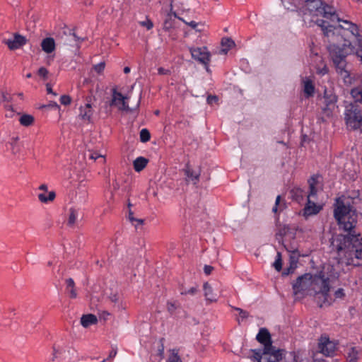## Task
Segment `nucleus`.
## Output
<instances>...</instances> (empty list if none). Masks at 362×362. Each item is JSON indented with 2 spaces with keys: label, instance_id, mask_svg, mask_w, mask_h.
<instances>
[{
  "label": "nucleus",
  "instance_id": "obj_1",
  "mask_svg": "<svg viewBox=\"0 0 362 362\" xmlns=\"http://www.w3.org/2000/svg\"><path fill=\"white\" fill-rule=\"evenodd\" d=\"M358 198L341 197L336 199L334 218L340 228L349 232V235H339L333 242L340 262L346 265L358 266L362 259V243L351 232L356 227L359 214L356 211Z\"/></svg>",
  "mask_w": 362,
  "mask_h": 362
},
{
  "label": "nucleus",
  "instance_id": "obj_2",
  "mask_svg": "<svg viewBox=\"0 0 362 362\" xmlns=\"http://www.w3.org/2000/svg\"><path fill=\"white\" fill-rule=\"evenodd\" d=\"M346 28H341L340 32L329 37V51L337 72L344 79L350 78L346 69V58L348 55L356 54L362 62V30L350 21H344Z\"/></svg>",
  "mask_w": 362,
  "mask_h": 362
},
{
  "label": "nucleus",
  "instance_id": "obj_3",
  "mask_svg": "<svg viewBox=\"0 0 362 362\" xmlns=\"http://www.w3.org/2000/svg\"><path fill=\"white\" fill-rule=\"evenodd\" d=\"M304 7V14L310 16L311 21L322 28L327 37L335 35L340 32L341 28H344L341 25H335V23L341 22V20L338 17L333 7L323 4L320 0H307ZM344 21H342L343 23Z\"/></svg>",
  "mask_w": 362,
  "mask_h": 362
},
{
  "label": "nucleus",
  "instance_id": "obj_4",
  "mask_svg": "<svg viewBox=\"0 0 362 362\" xmlns=\"http://www.w3.org/2000/svg\"><path fill=\"white\" fill-rule=\"evenodd\" d=\"M257 340L264 346L262 350H253L254 358L257 362H279L282 351L272 344L271 335L266 328H261L256 336Z\"/></svg>",
  "mask_w": 362,
  "mask_h": 362
},
{
  "label": "nucleus",
  "instance_id": "obj_5",
  "mask_svg": "<svg viewBox=\"0 0 362 362\" xmlns=\"http://www.w3.org/2000/svg\"><path fill=\"white\" fill-rule=\"evenodd\" d=\"M329 285V278H325L324 275H313L312 280V295L315 296V299L320 307L329 305L332 303L333 299L330 296Z\"/></svg>",
  "mask_w": 362,
  "mask_h": 362
},
{
  "label": "nucleus",
  "instance_id": "obj_6",
  "mask_svg": "<svg viewBox=\"0 0 362 362\" xmlns=\"http://www.w3.org/2000/svg\"><path fill=\"white\" fill-rule=\"evenodd\" d=\"M134 86L131 87V90L126 94L123 95L121 92L118 91L116 88L112 89V98L110 103V106L115 107L119 111L122 112H133L137 110L139 107L141 95H139V100L137 102L135 108H131L129 106V100L131 98V91Z\"/></svg>",
  "mask_w": 362,
  "mask_h": 362
},
{
  "label": "nucleus",
  "instance_id": "obj_7",
  "mask_svg": "<svg viewBox=\"0 0 362 362\" xmlns=\"http://www.w3.org/2000/svg\"><path fill=\"white\" fill-rule=\"evenodd\" d=\"M318 176H313L309 180L310 192L308 194V203L304 208V216L315 215L320 211L322 206L317 205L311 199L315 197L317 192V185L319 184Z\"/></svg>",
  "mask_w": 362,
  "mask_h": 362
},
{
  "label": "nucleus",
  "instance_id": "obj_8",
  "mask_svg": "<svg viewBox=\"0 0 362 362\" xmlns=\"http://www.w3.org/2000/svg\"><path fill=\"white\" fill-rule=\"evenodd\" d=\"M312 280L313 275L310 274L298 277L293 285L294 295H312Z\"/></svg>",
  "mask_w": 362,
  "mask_h": 362
},
{
  "label": "nucleus",
  "instance_id": "obj_9",
  "mask_svg": "<svg viewBox=\"0 0 362 362\" xmlns=\"http://www.w3.org/2000/svg\"><path fill=\"white\" fill-rule=\"evenodd\" d=\"M347 128L362 132V112L357 109H349L345 112Z\"/></svg>",
  "mask_w": 362,
  "mask_h": 362
},
{
  "label": "nucleus",
  "instance_id": "obj_10",
  "mask_svg": "<svg viewBox=\"0 0 362 362\" xmlns=\"http://www.w3.org/2000/svg\"><path fill=\"white\" fill-rule=\"evenodd\" d=\"M78 117L83 122L91 123L94 115V110L91 103V98H87L84 105H81L78 108Z\"/></svg>",
  "mask_w": 362,
  "mask_h": 362
},
{
  "label": "nucleus",
  "instance_id": "obj_11",
  "mask_svg": "<svg viewBox=\"0 0 362 362\" xmlns=\"http://www.w3.org/2000/svg\"><path fill=\"white\" fill-rule=\"evenodd\" d=\"M318 348L320 352L326 356H332L337 349V344L327 337H321L319 339Z\"/></svg>",
  "mask_w": 362,
  "mask_h": 362
},
{
  "label": "nucleus",
  "instance_id": "obj_12",
  "mask_svg": "<svg viewBox=\"0 0 362 362\" xmlns=\"http://www.w3.org/2000/svg\"><path fill=\"white\" fill-rule=\"evenodd\" d=\"M190 52L192 58L195 60L204 64L209 63L210 54L206 47L191 48Z\"/></svg>",
  "mask_w": 362,
  "mask_h": 362
},
{
  "label": "nucleus",
  "instance_id": "obj_13",
  "mask_svg": "<svg viewBox=\"0 0 362 362\" xmlns=\"http://www.w3.org/2000/svg\"><path fill=\"white\" fill-rule=\"evenodd\" d=\"M3 42L10 49L14 50L24 45L26 42V39L21 35L16 34L11 38L4 39Z\"/></svg>",
  "mask_w": 362,
  "mask_h": 362
},
{
  "label": "nucleus",
  "instance_id": "obj_14",
  "mask_svg": "<svg viewBox=\"0 0 362 362\" xmlns=\"http://www.w3.org/2000/svg\"><path fill=\"white\" fill-rule=\"evenodd\" d=\"M184 170L187 181L196 183L199 180L200 175L199 169H193L190 165H187Z\"/></svg>",
  "mask_w": 362,
  "mask_h": 362
},
{
  "label": "nucleus",
  "instance_id": "obj_15",
  "mask_svg": "<svg viewBox=\"0 0 362 362\" xmlns=\"http://www.w3.org/2000/svg\"><path fill=\"white\" fill-rule=\"evenodd\" d=\"M303 92L307 98L313 96L315 92V86L312 80L309 78L303 79Z\"/></svg>",
  "mask_w": 362,
  "mask_h": 362
},
{
  "label": "nucleus",
  "instance_id": "obj_16",
  "mask_svg": "<svg viewBox=\"0 0 362 362\" xmlns=\"http://www.w3.org/2000/svg\"><path fill=\"white\" fill-rule=\"evenodd\" d=\"M42 49L47 53H52L55 49V42L53 38L47 37L42 41Z\"/></svg>",
  "mask_w": 362,
  "mask_h": 362
},
{
  "label": "nucleus",
  "instance_id": "obj_17",
  "mask_svg": "<svg viewBox=\"0 0 362 362\" xmlns=\"http://www.w3.org/2000/svg\"><path fill=\"white\" fill-rule=\"evenodd\" d=\"M98 319L93 314L83 315L81 318V324L83 327H88L92 325L96 324Z\"/></svg>",
  "mask_w": 362,
  "mask_h": 362
},
{
  "label": "nucleus",
  "instance_id": "obj_18",
  "mask_svg": "<svg viewBox=\"0 0 362 362\" xmlns=\"http://www.w3.org/2000/svg\"><path fill=\"white\" fill-rule=\"evenodd\" d=\"M37 197L40 202L44 204H48L54 200L56 197V193L54 191H50L45 193H40L37 195Z\"/></svg>",
  "mask_w": 362,
  "mask_h": 362
},
{
  "label": "nucleus",
  "instance_id": "obj_19",
  "mask_svg": "<svg viewBox=\"0 0 362 362\" xmlns=\"http://www.w3.org/2000/svg\"><path fill=\"white\" fill-rule=\"evenodd\" d=\"M126 191V186L122 184V182L119 180H114L112 183V195L118 194L119 196L123 195Z\"/></svg>",
  "mask_w": 362,
  "mask_h": 362
},
{
  "label": "nucleus",
  "instance_id": "obj_20",
  "mask_svg": "<svg viewBox=\"0 0 362 362\" xmlns=\"http://www.w3.org/2000/svg\"><path fill=\"white\" fill-rule=\"evenodd\" d=\"M18 121L20 124L23 127H30L34 124L35 117L29 114H22Z\"/></svg>",
  "mask_w": 362,
  "mask_h": 362
},
{
  "label": "nucleus",
  "instance_id": "obj_21",
  "mask_svg": "<svg viewBox=\"0 0 362 362\" xmlns=\"http://www.w3.org/2000/svg\"><path fill=\"white\" fill-rule=\"evenodd\" d=\"M204 296L206 300L213 302L216 300L217 295L213 293L212 288L208 283L204 284Z\"/></svg>",
  "mask_w": 362,
  "mask_h": 362
},
{
  "label": "nucleus",
  "instance_id": "obj_22",
  "mask_svg": "<svg viewBox=\"0 0 362 362\" xmlns=\"http://www.w3.org/2000/svg\"><path fill=\"white\" fill-rule=\"evenodd\" d=\"M66 291L69 293V296L71 298H76L77 297V292L75 288V284L74 280L71 278L67 279L66 280Z\"/></svg>",
  "mask_w": 362,
  "mask_h": 362
},
{
  "label": "nucleus",
  "instance_id": "obj_23",
  "mask_svg": "<svg viewBox=\"0 0 362 362\" xmlns=\"http://www.w3.org/2000/svg\"><path fill=\"white\" fill-rule=\"evenodd\" d=\"M148 160L144 157H138L134 161V168L135 171L140 172L147 165Z\"/></svg>",
  "mask_w": 362,
  "mask_h": 362
},
{
  "label": "nucleus",
  "instance_id": "obj_24",
  "mask_svg": "<svg viewBox=\"0 0 362 362\" xmlns=\"http://www.w3.org/2000/svg\"><path fill=\"white\" fill-rule=\"evenodd\" d=\"M78 217V211L73 208L69 209V218H68V225L70 226H74Z\"/></svg>",
  "mask_w": 362,
  "mask_h": 362
},
{
  "label": "nucleus",
  "instance_id": "obj_25",
  "mask_svg": "<svg viewBox=\"0 0 362 362\" xmlns=\"http://www.w3.org/2000/svg\"><path fill=\"white\" fill-rule=\"evenodd\" d=\"M6 148H7V150L10 151L13 154H16L20 151V147H19L16 140H13L11 142H10L7 145Z\"/></svg>",
  "mask_w": 362,
  "mask_h": 362
},
{
  "label": "nucleus",
  "instance_id": "obj_26",
  "mask_svg": "<svg viewBox=\"0 0 362 362\" xmlns=\"http://www.w3.org/2000/svg\"><path fill=\"white\" fill-rule=\"evenodd\" d=\"M324 98L327 105L334 104L337 102L336 95L327 90L325 91Z\"/></svg>",
  "mask_w": 362,
  "mask_h": 362
},
{
  "label": "nucleus",
  "instance_id": "obj_27",
  "mask_svg": "<svg viewBox=\"0 0 362 362\" xmlns=\"http://www.w3.org/2000/svg\"><path fill=\"white\" fill-rule=\"evenodd\" d=\"M151 135L148 129H142L140 132V140L142 142H147L150 140Z\"/></svg>",
  "mask_w": 362,
  "mask_h": 362
},
{
  "label": "nucleus",
  "instance_id": "obj_28",
  "mask_svg": "<svg viewBox=\"0 0 362 362\" xmlns=\"http://www.w3.org/2000/svg\"><path fill=\"white\" fill-rule=\"evenodd\" d=\"M276 271L280 272L282 268L281 255L280 252H277L276 259L273 264Z\"/></svg>",
  "mask_w": 362,
  "mask_h": 362
},
{
  "label": "nucleus",
  "instance_id": "obj_29",
  "mask_svg": "<svg viewBox=\"0 0 362 362\" xmlns=\"http://www.w3.org/2000/svg\"><path fill=\"white\" fill-rule=\"evenodd\" d=\"M358 352L357 349L355 347H351L348 353V357L349 358L350 361H354L357 358Z\"/></svg>",
  "mask_w": 362,
  "mask_h": 362
},
{
  "label": "nucleus",
  "instance_id": "obj_30",
  "mask_svg": "<svg viewBox=\"0 0 362 362\" xmlns=\"http://www.w3.org/2000/svg\"><path fill=\"white\" fill-rule=\"evenodd\" d=\"M37 74L40 77L46 80L48 78L49 71L46 68L40 67L37 71Z\"/></svg>",
  "mask_w": 362,
  "mask_h": 362
},
{
  "label": "nucleus",
  "instance_id": "obj_31",
  "mask_svg": "<svg viewBox=\"0 0 362 362\" xmlns=\"http://www.w3.org/2000/svg\"><path fill=\"white\" fill-rule=\"evenodd\" d=\"M168 362H182L177 352L173 351L171 355L169 356Z\"/></svg>",
  "mask_w": 362,
  "mask_h": 362
},
{
  "label": "nucleus",
  "instance_id": "obj_32",
  "mask_svg": "<svg viewBox=\"0 0 362 362\" xmlns=\"http://www.w3.org/2000/svg\"><path fill=\"white\" fill-rule=\"evenodd\" d=\"M60 103L64 105H69L71 103V98L68 95H63L60 97Z\"/></svg>",
  "mask_w": 362,
  "mask_h": 362
},
{
  "label": "nucleus",
  "instance_id": "obj_33",
  "mask_svg": "<svg viewBox=\"0 0 362 362\" xmlns=\"http://www.w3.org/2000/svg\"><path fill=\"white\" fill-rule=\"evenodd\" d=\"M139 24L143 26V27H145L147 30H151L153 27V23H152V21L151 20H149L148 18H146L145 21H140L139 22Z\"/></svg>",
  "mask_w": 362,
  "mask_h": 362
},
{
  "label": "nucleus",
  "instance_id": "obj_34",
  "mask_svg": "<svg viewBox=\"0 0 362 362\" xmlns=\"http://www.w3.org/2000/svg\"><path fill=\"white\" fill-rule=\"evenodd\" d=\"M105 62H100L98 63V64H95L94 66H93V69L94 70L98 73V74H101L104 69H105Z\"/></svg>",
  "mask_w": 362,
  "mask_h": 362
},
{
  "label": "nucleus",
  "instance_id": "obj_35",
  "mask_svg": "<svg viewBox=\"0 0 362 362\" xmlns=\"http://www.w3.org/2000/svg\"><path fill=\"white\" fill-rule=\"evenodd\" d=\"M42 107H47L60 110V106L55 101H50L47 105H45Z\"/></svg>",
  "mask_w": 362,
  "mask_h": 362
},
{
  "label": "nucleus",
  "instance_id": "obj_36",
  "mask_svg": "<svg viewBox=\"0 0 362 362\" xmlns=\"http://www.w3.org/2000/svg\"><path fill=\"white\" fill-rule=\"evenodd\" d=\"M218 101V98L216 95H209L207 98V103L211 105L217 104Z\"/></svg>",
  "mask_w": 362,
  "mask_h": 362
},
{
  "label": "nucleus",
  "instance_id": "obj_37",
  "mask_svg": "<svg viewBox=\"0 0 362 362\" xmlns=\"http://www.w3.org/2000/svg\"><path fill=\"white\" fill-rule=\"evenodd\" d=\"M117 349L116 346H112V350L109 354L108 357L107 358V360L109 361H112L117 355Z\"/></svg>",
  "mask_w": 362,
  "mask_h": 362
},
{
  "label": "nucleus",
  "instance_id": "obj_38",
  "mask_svg": "<svg viewBox=\"0 0 362 362\" xmlns=\"http://www.w3.org/2000/svg\"><path fill=\"white\" fill-rule=\"evenodd\" d=\"M89 157L93 160H96L98 158H104L105 156L102 153L98 152H90Z\"/></svg>",
  "mask_w": 362,
  "mask_h": 362
},
{
  "label": "nucleus",
  "instance_id": "obj_39",
  "mask_svg": "<svg viewBox=\"0 0 362 362\" xmlns=\"http://www.w3.org/2000/svg\"><path fill=\"white\" fill-rule=\"evenodd\" d=\"M336 298H342L344 296V292L343 288H339L334 293Z\"/></svg>",
  "mask_w": 362,
  "mask_h": 362
},
{
  "label": "nucleus",
  "instance_id": "obj_40",
  "mask_svg": "<svg viewBox=\"0 0 362 362\" xmlns=\"http://www.w3.org/2000/svg\"><path fill=\"white\" fill-rule=\"evenodd\" d=\"M158 73L160 75H168L170 74V71L163 67H159L158 69Z\"/></svg>",
  "mask_w": 362,
  "mask_h": 362
},
{
  "label": "nucleus",
  "instance_id": "obj_41",
  "mask_svg": "<svg viewBox=\"0 0 362 362\" xmlns=\"http://www.w3.org/2000/svg\"><path fill=\"white\" fill-rule=\"evenodd\" d=\"M144 223V220L141 218H136L135 221H134V223H132V225L135 226V228H138L140 226H142Z\"/></svg>",
  "mask_w": 362,
  "mask_h": 362
},
{
  "label": "nucleus",
  "instance_id": "obj_42",
  "mask_svg": "<svg viewBox=\"0 0 362 362\" xmlns=\"http://www.w3.org/2000/svg\"><path fill=\"white\" fill-rule=\"evenodd\" d=\"M46 90L48 94H52L54 96H57V93L52 90V86L49 83L46 84Z\"/></svg>",
  "mask_w": 362,
  "mask_h": 362
},
{
  "label": "nucleus",
  "instance_id": "obj_43",
  "mask_svg": "<svg viewBox=\"0 0 362 362\" xmlns=\"http://www.w3.org/2000/svg\"><path fill=\"white\" fill-rule=\"evenodd\" d=\"M280 199H281V197L280 196H277V197L276 199L275 206L272 209V211L274 213H276L278 211V205L279 204Z\"/></svg>",
  "mask_w": 362,
  "mask_h": 362
},
{
  "label": "nucleus",
  "instance_id": "obj_44",
  "mask_svg": "<svg viewBox=\"0 0 362 362\" xmlns=\"http://www.w3.org/2000/svg\"><path fill=\"white\" fill-rule=\"evenodd\" d=\"M127 218L129 219V221L131 222V223H134V221H135V218L134 217V214H133V211H132L131 209H129L128 210V216H127Z\"/></svg>",
  "mask_w": 362,
  "mask_h": 362
},
{
  "label": "nucleus",
  "instance_id": "obj_45",
  "mask_svg": "<svg viewBox=\"0 0 362 362\" xmlns=\"http://www.w3.org/2000/svg\"><path fill=\"white\" fill-rule=\"evenodd\" d=\"M213 269H214L213 267L209 266V265H205L204 268V273L206 275H209L211 273V272L213 271Z\"/></svg>",
  "mask_w": 362,
  "mask_h": 362
},
{
  "label": "nucleus",
  "instance_id": "obj_46",
  "mask_svg": "<svg viewBox=\"0 0 362 362\" xmlns=\"http://www.w3.org/2000/svg\"><path fill=\"white\" fill-rule=\"evenodd\" d=\"M235 310L239 312L240 316L242 320L245 318V317H247V313L245 311H243V310H242L241 309H239V308H236Z\"/></svg>",
  "mask_w": 362,
  "mask_h": 362
},
{
  "label": "nucleus",
  "instance_id": "obj_47",
  "mask_svg": "<svg viewBox=\"0 0 362 362\" xmlns=\"http://www.w3.org/2000/svg\"><path fill=\"white\" fill-rule=\"evenodd\" d=\"M197 292L195 287H192L190 289L182 293V294H194Z\"/></svg>",
  "mask_w": 362,
  "mask_h": 362
},
{
  "label": "nucleus",
  "instance_id": "obj_48",
  "mask_svg": "<svg viewBox=\"0 0 362 362\" xmlns=\"http://www.w3.org/2000/svg\"><path fill=\"white\" fill-rule=\"evenodd\" d=\"M176 305L174 303H168V309L170 312H173L174 310H175Z\"/></svg>",
  "mask_w": 362,
  "mask_h": 362
},
{
  "label": "nucleus",
  "instance_id": "obj_49",
  "mask_svg": "<svg viewBox=\"0 0 362 362\" xmlns=\"http://www.w3.org/2000/svg\"><path fill=\"white\" fill-rule=\"evenodd\" d=\"M185 23L188 24V25H189L192 28H193V29H196V28H197V25H198V23H196V22H195V21H190V22H189V23L185 22Z\"/></svg>",
  "mask_w": 362,
  "mask_h": 362
},
{
  "label": "nucleus",
  "instance_id": "obj_50",
  "mask_svg": "<svg viewBox=\"0 0 362 362\" xmlns=\"http://www.w3.org/2000/svg\"><path fill=\"white\" fill-rule=\"evenodd\" d=\"M235 46V42L232 40L228 38V50Z\"/></svg>",
  "mask_w": 362,
  "mask_h": 362
},
{
  "label": "nucleus",
  "instance_id": "obj_51",
  "mask_svg": "<svg viewBox=\"0 0 362 362\" xmlns=\"http://www.w3.org/2000/svg\"><path fill=\"white\" fill-rule=\"evenodd\" d=\"M39 189H40V190H42V191H44V192H45L44 193H45V192H47L48 187H47V185H45V184H42V185H41L39 187Z\"/></svg>",
  "mask_w": 362,
  "mask_h": 362
},
{
  "label": "nucleus",
  "instance_id": "obj_52",
  "mask_svg": "<svg viewBox=\"0 0 362 362\" xmlns=\"http://www.w3.org/2000/svg\"><path fill=\"white\" fill-rule=\"evenodd\" d=\"M328 72V69L326 66H325L320 71H319V73L322 75H325Z\"/></svg>",
  "mask_w": 362,
  "mask_h": 362
},
{
  "label": "nucleus",
  "instance_id": "obj_53",
  "mask_svg": "<svg viewBox=\"0 0 362 362\" xmlns=\"http://www.w3.org/2000/svg\"><path fill=\"white\" fill-rule=\"evenodd\" d=\"M124 72L125 74H128V73H129V72H130V68H129V66H126V67H124Z\"/></svg>",
  "mask_w": 362,
  "mask_h": 362
},
{
  "label": "nucleus",
  "instance_id": "obj_54",
  "mask_svg": "<svg viewBox=\"0 0 362 362\" xmlns=\"http://www.w3.org/2000/svg\"><path fill=\"white\" fill-rule=\"evenodd\" d=\"M86 196H87V192L86 191H83V201H85Z\"/></svg>",
  "mask_w": 362,
  "mask_h": 362
},
{
  "label": "nucleus",
  "instance_id": "obj_55",
  "mask_svg": "<svg viewBox=\"0 0 362 362\" xmlns=\"http://www.w3.org/2000/svg\"><path fill=\"white\" fill-rule=\"evenodd\" d=\"M25 76H26V78H30L32 77V74L31 73H28V74H26Z\"/></svg>",
  "mask_w": 362,
  "mask_h": 362
},
{
  "label": "nucleus",
  "instance_id": "obj_56",
  "mask_svg": "<svg viewBox=\"0 0 362 362\" xmlns=\"http://www.w3.org/2000/svg\"><path fill=\"white\" fill-rule=\"evenodd\" d=\"M296 261H295V260H292L291 266H293V267H296Z\"/></svg>",
  "mask_w": 362,
  "mask_h": 362
},
{
  "label": "nucleus",
  "instance_id": "obj_57",
  "mask_svg": "<svg viewBox=\"0 0 362 362\" xmlns=\"http://www.w3.org/2000/svg\"><path fill=\"white\" fill-rule=\"evenodd\" d=\"M128 208L129 209H131V206H132V204L130 202H128Z\"/></svg>",
  "mask_w": 362,
  "mask_h": 362
},
{
  "label": "nucleus",
  "instance_id": "obj_58",
  "mask_svg": "<svg viewBox=\"0 0 362 362\" xmlns=\"http://www.w3.org/2000/svg\"><path fill=\"white\" fill-rule=\"evenodd\" d=\"M160 113L159 110L155 111V115H158Z\"/></svg>",
  "mask_w": 362,
  "mask_h": 362
},
{
  "label": "nucleus",
  "instance_id": "obj_59",
  "mask_svg": "<svg viewBox=\"0 0 362 362\" xmlns=\"http://www.w3.org/2000/svg\"><path fill=\"white\" fill-rule=\"evenodd\" d=\"M281 1L284 4V6H286V0H281Z\"/></svg>",
  "mask_w": 362,
  "mask_h": 362
},
{
  "label": "nucleus",
  "instance_id": "obj_60",
  "mask_svg": "<svg viewBox=\"0 0 362 362\" xmlns=\"http://www.w3.org/2000/svg\"><path fill=\"white\" fill-rule=\"evenodd\" d=\"M107 361H109L107 360V358H105V359H103L101 362H107Z\"/></svg>",
  "mask_w": 362,
  "mask_h": 362
},
{
  "label": "nucleus",
  "instance_id": "obj_61",
  "mask_svg": "<svg viewBox=\"0 0 362 362\" xmlns=\"http://www.w3.org/2000/svg\"><path fill=\"white\" fill-rule=\"evenodd\" d=\"M6 116H7V117H8V116H9V117H11V114H10V115H9L8 113H7V114H6Z\"/></svg>",
  "mask_w": 362,
  "mask_h": 362
},
{
  "label": "nucleus",
  "instance_id": "obj_62",
  "mask_svg": "<svg viewBox=\"0 0 362 362\" xmlns=\"http://www.w3.org/2000/svg\"><path fill=\"white\" fill-rule=\"evenodd\" d=\"M221 52H226L225 49H222Z\"/></svg>",
  "mask_w": 362,
  "mask_h": 362
},
{
  "label": "nucleus",
  "instance_id": "obj_63",
  "mask_svg": "<svg viewBox=\"0 0 362 362\" xmlns=\"http://www.w3.org/2000/svg\"><path fill=\"white\" fill-rule=\"evenodd\" d=\"M178 19H180V20H182V18H180V17H178ZM183 21L185 23V21L184 20H183Z\"/></svg>",
  "mask_w": 362,
  "mask_h": 362
}]
</instances>
